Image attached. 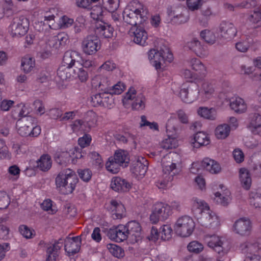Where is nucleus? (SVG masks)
<instances>
[{
	"instance_id": "1",
	"label": "nucleus",
	"mask_w": 261,
	"mask_h": 261,
	"mask_svg": "<svg viewBox=\"0 0 261 261\" xmlns=\"http://www.w3.org/2000/svg\"><path fill=\"white\" fill-rule=\"evenodd\" d=\"M192 211L195 217L202 226L215 228L220 225L218 216L212 212L203 200L196 198L194 200Z\"/></svg>"
},
{
	"instance_id": "2",
	"label": "nucleus",
	"mask_w": 261,
	"mask_h": 261,
	"mask_svg": "<svg viewBox=\"0 0 261 261\" xmlns=\"http://www.w3.org/2000/svg\"><path fill=\"white\" fill-rule=\"evenodd\" d=\"M180 160V155L175 152H169L164 156L162 160L163 178L156 182L159 189H166L169 182L173 180V176L178 173L179 170L176 165Z\"/></svg>"
},
{
	"instance_id": "3",
	"label": "nucleus",
	"mask_w": 261,
	"mask_h": 261,
	"mask_svg": "<svg viewBox=\"0 0 261 261\" xmlns=\"http://www.w3.org/2000/svg\"><path fill=\"white\" fill-rule=\"evenodd\" d=\"M148 14L146 6L137 1H134L125 7L122 16L125 22L136 27L146 21Z\"/></svg>"
},
{
	"instance_id": "4",
	"label": "nucleus",
	"mask_w": 261,
	"mask_h": 261,
	"mask_svg": "<svg viewBox=\"0 0 261 261\" xmlns=\"http://www.w3.org/2000/svg\"><path fill=\"white\" fill-rule=\"evenodd\" d=\"M79 178L75 172L69 168L61 171L55 178L57 189L62 194L72 193L75 190Z\"/></svg>"
},
{
	"instance_id": "5",
	"label": "nucleus",
	"mask_w": 261,
	"mask_h": 261,
	"mask_svg": "<svg viewBox=\"0 0 261 261\" xmlns=\"http://www.w3.org/2000/svg\"><path fill=\"white\" fill-rule=\"evenodd\" d=\"M122 103L125 108L130 106L134 111H141L145 109L146 98L143 94L137 91L134 87H130L122 98Z\"/></svg>"
},
{
	"instance_id": "6",
	"label": "nucleus",
	"mask_w": 261,
	"mask_h": 261,
	"mask_svg": "<svg viewBox=\"0 0 261 261\" xmlns=\"http://www.w3.org/2000/svg\"><path fill=\"white\" fill-rule=\"evenodd\" d=\"M32 117L20 118L16 124L18 134L22 137H37L41 132V127L34 123Z\"/></svg>"
},
{
	"instance_id": "7",
	"label": "nucleus",
	"mask_w": 261,
	"mask_h": 261,
	"mask_svg": "<svg viewBox=\"0 0 261 261\" xmlns=\"http://www.w3.org/2000/svg\"><path fill=\"white\" fill-rule=\"evenodd\" d=\"M148 59L151 64L156 70L161 69V66L166 62L171 63L173 56L168 48L164 46L158 49H151L148 52Z\"/></svg>"
},
{
	"instance_id": "8",
	"label": "nucleus",
	"mask_w": 261,
	"mask_h": 261,
	"mask_svg": "<svg viewBox=\"0 0 261 261\" xmlns=\"http://www.w3.org/2000/svg\"><path fill=\"white\" fill-rule=\"evenodd\" d=\"M195 227V224L193 219L188 216L179 217L176 221L174 229L177 236L182 238L190 237Z\"/></svg>"
},
{
	"instance_id": "9",
	"label": "nucleus",
	"mask_w": 261,
	"mask_h": 261,
	"mask_svg": "<svg viewBox=\"0 0 261 261\" xmlns=\"http://www.w3.org/2000/svg\"><path fill=\"white\" fill-rule=\"evenodd\" d=\"M172 214L171 206L164 202H158L153 205L150 220L153 224L166 220Z\"/></svg>"
},
{
	"instance_id": "10",
	"label": "nucleus",
	"mask_w": 261,
	"mask_h": 261,
	"mask_svg": "<svg viewBox=\"0 0 261 261\" xmlns=\"http://www.w3.org/2000/svg\"><path fill=\"white\" fill-rule=\"evenodd\" d=\"M29 28V19L24 16L15 17L9 27V32L13 37L24 36Z\"/></svg>"
},
{
	"instance_id": "11",
	"label": "nucleus",
	"mask_w": 261,
	"mask_h": 261,
	"mask_svg": "<svg viewBox=\"0 0 261 261\" xmlns=\"http://www.w3.org/2000/svg\"><path fill=\"white\" fill-rule=\"evenodd\" d=\"M242 252L245 255L244 261H261L260 256L255 254L261 249V245L258 241H247L241 246Z\"/></svg>"
},
{
	"instance_id": "12",
	"label": "nucleus",
	"mask_w": 261,
	"mask_h": 261,
	"mask_svg": "<svg viewBox=\"0 0 261 261\" xmlns=\"http://www.w3.org/2000/svg\"><path fill=\"white\" fill-rule=\"evenodd\" d=\"M198 93L197 84H185L180 91L179 95L183 102L190 103L197 99Z\"/></svg>"
},
{
	"instance_id": "13",
	"label": "nucleus",
	"mask_w": 261,
	"mask_h": 261,
	"mask_svg": "<svg viewBox=\"0 0 261 261\" xmlns=\"http://www.w3.org/2000/svg\"><path fill=\"white\" fill-rule=\"evenodd\" d=\"M100 47L101 42L97 36H88L83 40L82 43L83 52L88 55L95 54Z\"/></svg>"
},
{
	"instance_id": "14",
	"label": "nucleus",
	"mask_w": 261,
	"mask_h": 261,
	"mask_svg": "<svg viewBox=\"0 0 261 261\" xmlns=\"http://www.w3.org/2000/svg\"><path fill=\"white\" fill-rule=\"evenodd\" d=\"M173 120L169 119L166 123V132L167 138H165L162 142L161 146L165 149L175 148L178 146L177 140L176 138V127L171 126Z\"/></svg>"
},
{
	"instance_id": "15",
	"label": "nucleus",
	"mask_w": 261,
	"mask_h": 261,
	"mask_svg": "<svg viewBox=\"0 0 261 261\" xmlns=\"http://www.w3.org/2000/svg\"><path fill=\"white\" fill-rule=\"evenodd\" d=\"M148 166L147 160L143 156H138L130 167V171L138 179H142L145 175Z\"/></svg>"
},
{
	"instance_id": "16",
	"label": "nucleus",
	"mask_w": 261,
	"mask_h": 261,
	"mask_svg": "<svg viewBox=\"0 0 261 261\" xmlns=\"http://www.w3.org/2000/svg\"><path fill=\"white\" fill-rule=\"evenodd\" d=\"M82 149L78 147H75L73 149L70 150L69 152H62V153H57L55 158L57 162L60 164H62L63 162L69 161L68 159L71 158L72 164H75L77 162V160L83 157Z\"/></svg>"
},
{
	"instance_id": "17",
	"label": "nucleus",
	"mask_w": 261,
	"mask_h": 261,
	"mask_svg": "<svg viewBox=\"0 0 261 261\" xmlns=\"http://www.w3.org/2000/svg\"><path fill=\"white\" fill-rule=\"evenodd\" d=\"M128 230L129 240L131 244L138 243L142 239L141 227L136 221L128 222L125 225Z\"/></svg>"
},
{
	"instance_id": "18",
	"label": "nucleus",
	"mask_w": 261,
	"mask_h": 261,
	"mask_svg": "<svg viewBox=\"0 0 261 261\" xmlns=\"http://www.w3.org/2000/svg\"><path fill=\"white\" fill-rule=\"evenodd\" d=\"M109 238L118 243H120L126 240L129 238L128 230L124 225L119 224L114 226L111 228L108 232Z\"/></svg>"
},
{
	"instance_id": "19",
	"label": "nucleus",
	"mask_w": 261,
	"mask_h": 261,
	"mask_svg": "<svg viewBox=\"0 0 261 261\" xmlns=\"http://www.w3.org/2000/svg\"><path fill=\"white\" fill-rule=\"evenodd\" d=\"M82 244L81 236L66 237L64 240V249L69 256L74 255L80 250Z\"/></svg>"
},
{
	"instance_id": "20",
	"label": "nucleus",
	"mask_w": 261,
	"mask_h": 261,
	"mask_svg": "<svg viewBox=\"0 0 261 261\" xmlns=\"http://www.w3.org/2000/svg\"><path fill=\"white\" fill-rule=\"evenodd\" d=\"M233 231L241 236H248L251 231L252 224L250 220L246 218L237 220L233 226Z\"/></svg>"
},
{
	"instance_id": "21",
	"label": "nucleus",
	"mask_w": 261,
	"mask_h": 261,
	"mask_svg": "<svg viewBox=\"0 0 261 261\" xmlns=\"http://www.w3.org/2000/svg\"><path fill=\"white\" fill-rule=\"evenodd\" d=\"M237 31L233 24L226 21L222 22L219 27V39L231 40L237 35Z\"/></svg>"
},
{
	"instance_id": "22",
	"label": "nucleus",
	"mask_w": 261,
	"mask_h": 261,
	"mask_svg": "<svg viewBox=\"0 0 261 261\" xmlns=\"http://www.w3.org/2000/svg\"><path fill=\"white\" fill-rule=\"evenodd\" d=\"M97 20V22L95 24V33L98 37L103 38H110L113 36L114 33V28L111 25L107 23Z\"/></svg>"
},
{
	"instance_id": "23",
	"label": "nucleus",
	"mask_w": 261,
	"mask_h": 261,
	"mask_svg": "<svg viewBox=\"0 0 261 261\" xmlns=\"http://www.w3.org/2000/svg\"><path fill=\"white\" fill-rule=\"evenodd\" d=\"M81 55L79 52L75 50H67L64 53L62 65L71 68L76 64H81Z\"/></svg>"
},
{
	"instance_id": "24",
	"label": "nucleus",
	"mask_w": 261,
	"mask_h": 261,
	"mask_svg": "<svg viewBox=\"0 0 261 261\" xmlns=\"http://www.w3.org/2000/svg\"><path fill=\"white\" fill-rule=\"evenodd\" d=\"M204 240L210 248H212L218 254H223L224 253L223 246V242L220 237L215 234H207L205 236Z\"/></svg>"
},
{
	"instance_id": "25",
	"label": "nucleus",
	"mask_w": 261,
	"mask_h": 261,
	"mask_svg": "<svg viewBox=\"0 0 261 261\" xmlns=\"http://www.w3.org/2000/svg\"><path fill=\"white\" fill-rule=\"evenodd\" d=\"M107 208L111 212L114 219H121L125 216V208L120 201L112 200Z\"/></svg>"
},
{
	"instance_id": "26",
	"label": "nucleus",
	"mask_w": 261,
	"mask_h": 261,
	"mask_svg": "<svg viewBox=\"0 0 261 261\" xmlns=\"http://www.w3.org/2000/svg\"><path fill=\"white\" fill-rule=\"evenodd\" d=\"M55 17L54 14L45 15L43 20L35 23L34 27L35 29L39 32H42L46 34L54 29L53 24L55 21Z\"/></svg>"
},
{
	"instance_id": "27",
	"label": "nucleus",
	"mask_w": 261,
	"mask_h": 261,
	"mask_svg": "<svg viewBox=\"0 0 261 261\" xmlns=\"http://www.w3.org/2000/svg\"><path fill=\"white\" fill-rule=\"evenodd\" d=\"M130 33L133 34L131 36L133 37V41L136 44L143 46L147 44L146 42L148 38L147 33L142 27H135L131 29Z\"/></svg>"
},
{
	"instance_id": "28",
	"label": "nucleus",
	"mask_w": 261,
	"mask_h": 261,
	"mask_svg": "<svg viewBox=\"0 0 261 261\" xmlns=\"http://www.w3.org/2000/svg\"><path fill=\"white\" fill-rule=\"evenodd\" d=\"M111 187L115 191L124 192L131 188V184L125 179L116 176L112 179Z\"/></svg>"
},
{
	"instance_id": "29",
	"label": "nucleus",
	"mask_w": 261,
	"mask_h": 261,
	"mask_svg": "<svg viewBox=\"0 0 261 261\" xmlns=\"http://www.w3.org/2000/svg\"><path fill=\"white\" fill-rule=\"evenodd\" d=\"M188 47L200 58H204L208 55V51L206 46L201 44V43L197 39H193L190 42L187 43Z\"/></svg>"
},
{
	"instance_id": "30",
	"label": "nucleus",
	"mask_w": 261,
	"mask_h": 261,
	"mask_svg": "<svg viewBox=\"0 0 261 261\" xmlns=\"http://www.w3.org/2000/svg\"><path fill=\"white\" fill-rule=\"evenodd\" d=\"M213 82H204L201 89H198V96L201 97V100L205 101L212 97L215 95V86Z\"/></svg>"
},
{
	"instance_id": "31",
	"label": "nucleus",
	"mask_w": 261,
	"mask_h": 261,
	"mask_svg": "<svg viewBox=\"0 0 261 261\" xmlns=\"http://www.w3.org/2000/svg\"><path fill=\"white\" fill-rule=\"evenodd\" d=\"M91 85L93 89L105 91L109 85V81L107 77L102 75H97L92 78Z\"/></svg>"
},
{
	"instance_id": "32",
	"label": "nucleus",
	"mask_w": 261,
	"mask_h": 261,
	"mask_svg": "<svg viewBox=\"0 0 261 261\" xmlns=\"http://www.w3.org/2000/svg\"><path fill=\"white\" fill-rule=\"evenodd\" d=\"M63 243H64V240L60 239L53 245L47 248V257L46 261H54L55 259H56L58 256V251L63 246Z\"/></svg>"
},
{
	"instance_id": "33",
	"label": "nucleus",
	"mask_w": 261,
	"mask_h": 261,
	"mask_svg": "<svg viewBox=\"0 0 261 261\" xmlns=\"http://www.w3.org/2000/svg\"><path fill=\"white\" fill-rule=\"evenodd\" d=\"M201 166L206 171L212 174H217L221 170L219 164L214 160L208 158H204L201 162Z\"/></svg>"
},
{
	"instance_id": "34",
	"label": "nucleus",
	"mask_w": 261,
	"mask_h": 261,
	"mask_svg": "<svg viewBox=\"0 0 261 261\" xmlns=\"http://www.w3.org/2000/svg\"><path fill=\"white\" fill-rule=\"evenodd\" d=\"M168 16L173 23H185L188 20V16L185 15L184 13L180 11L179 9L175 10H168Z\"/></svg>"
},
{
	"instance_id": "35",
	"label": "nucleus",
	"mask_w": 261,
	"mask_h": 261,
	"mask_svg": "<svg viewBox=\"0 0 261 261\" xmlns=\"http://www.w3.org/2000/svg\"><path fill=\"white\" fill-rule=\"evenodd\" d=\"M210 143V139L207 134L203 132H199L195 134L193 142L194 147L198 148L202 146H206Z\"/></svg>"
},
{
	"instance_id": "36",
	"label": "nucleus",
	"mask_w": 261,
	"mask_h": 261,
	"mask_svg": "<svg viewBox=\"0 0 261 261\" xmlns=\"http://www.w3.org/2000/svg\"><path fill=\"white\" fill-rule=\"evenodd\" d=\"M229 105L231 109L238 114L243 113L247 110V105L244 99L239 97L232 99Z\"/></svg>"
},
{
	"instance_id": "37",
	"label": "nucleus",
	"mask_w": 261,
	"mask_h": 261,
	"mask_svg": "<svg viewBox=\"0 0 261 261\" xmlns=\"http://www.w3.org/2000/svg\"><path fill=\"white\" fill-rule=\"evenodd\" d=\"M190 63L192 69L194 70L199 76L203 79L207 73L206 68L204 65L197 58H192Z\"/></svg>"
},
{
	"instance_id": "38",
	"label": "nucleus",
	"mask_w": 261,
	"mask_h": 261,
	"mask_svg": "<svg viewBox=\"0 0 261 261\" xmlns=\"http://www.w3.org/2000/svg\"><path fill=\"white\" fill-rule=\"evenodd\" d=\"M240 180L243 188L249 190L251 187L252 179L250 173L246 168H242L240 169Z\"/></svg>"
},
{
	"instance_id": "39",
	"label": "nucleus",
	"mask_w": 261,
	"mask_h": 261,
	"mask_svg": "<svg viewBox=\"0 0 261 261\" xmlns=\"http://www.w3.org/2000/svg\"><path fill=\"white\" fill-rule=\"evenodd\" d=\"M100 0H89L91 7V17L94 20H100L102 18L103 12L102 8L98 6L97 3Z\"/></svg>"
},
{
	"instance_id": "40",
	"label": "nucleus",
	"mask_w": 261,
	"mask_h": 261,
	"mask_svg": "<svg viewBox=\"0 0 261 261\" xmlns=\"http://www.w3.org/2000/svg\"><path fill=\"white\" fill-rule=\"evenodd\" d=\"M82 120L84 122L87 129H89L96 125L97 121V116L93 111L90 110L85 113Z\"/></svg>"
},
{
	"instance_id": "41",
	"label": "nucleus",
	"mask_w": 261,
	"mask_h": 261,
	"mask_svg": "<svg viewBox=\"0 0 261 261\" xmlns=\"http://www.w3.org/2000/svg\"><path fill=\"white\" fill-rule=\"evenodd\" d=\"M261 127V115L258 113L250 114L249 116L248 127L253 133Z\"/></svg>"
},
{
	"instance_id": "42",
	"label": "nucleus",
	"mask_w": 261,
	"mask_h": 261,
	"mask_svg": "<svg viewBox=\"0 0 261 261\" xmlns=\"http://www.w3.org/2000/svg\"><path fill=\"white\" fill-rule=\"evenodd\" d=\"M217 36H216L214 31L208 30H204L200 32V37L206 42L209 44H213L217 41H218V44H221V43L218 41L219 39V36L218 33H217Z\"/></svg>"
},
{
	"instance_id": "43",
	"label": "nucleus",
	"mask_w": 261,
	"mask_h": 261,
	"mask_svg": "<svg viewBox=\"0 0 261 261\" xmlns=\"http://www.w3.org/2000/svg\"><path fill=\"white\" fill-rule=\"evenodd\" d=\"M230 191L227 189H225L222 194L219 192L215 193V200L218 204L223 206H226L230 201Z\"/></svg>"
},
{
	"instance_id": "44",
	"label": "nucleus",
	"mask_w": 261,
	"mask_h": 261,
	"mask_svg": "<svg viewBox=\"0 0 261 261\" xmlns=\"http://www.w3.org/2000/svg\"><path fill=\"white\" fill-rule=\"evenodd\" d=\"M197 113L201 117L209 119L215 120L217 117V110L215 108H211L208 109L207 107H200L197 111Z\"/></svg>"
},
{
	"instance_id": "45",
	"label": "nucleus",
	"mask_w": 261,
	"mask_h": 261,
	"mask_svg": "<svg viewBox=\"0 0 261 261\" xmlns=\"http://www.w3.org/2000/svg\"><path fill=\"white\" fill-rule=\"evenodd\" d=\"M51 160L48 154H43L37 162V167L42 171H48L51 167Z\"/></svg>"
},
{
	"instance_id": "46",
	"label": "nucleus",
	"mask_w": 261,
	"mask_h": 261,
	"mask_svg": "<svg viewBox=\"0 0 261 261\" xmlns=\"http://www.w3.org/2000/svg\"><path fill=\"white\" fill-rule=\"evenodd\" d=\"M113 157L122 166H128L129 162V157L127 151L123 150H118L115 152Z\"/></svg>"
},
{
	"instance_id": "47",
	"label": "nucleus",
	"mask_w": 261,
	"mask_h": 261,
	"mask_svg": "<svg viewBox=\"0 0 261 261\" xmlns=\"http://www.w3.org/2000/svg\"><path fill=\"white\" fill-rule=\"evenodd\" d=\"M224 6L225 8L233 11L235 7L246 9L254 8L257 6V2L256 0H246L240 4L235 5V6L227 3L225 4Z\"/></svg>"
},
{
	"instance_id": "48",
	"label": "nucleus",
	"mask_w": 261,
	"mask_h": 261,
	"mask_svg": "<svg viewBox=\"0 0 261 261\" xmlns=\"http://www.w3.org/2000/svg\"><path fill=\"white\" fill-rule=\"evenodd\" d=\"M69 40L68 35L64 32H60L54 37V41L55 42L54 44L56 48H62L64 46Z\"/></svg>"
},
{
	"instance_id": "49",
	"label": "nucleus",
	"mask_w": 261,
	"mask_h": 261,
	"mask_svg": "<svg viewBox=\"0 0 261 261\" xmlns=\"http://www.w3.org/2000/svg\"><path fill=\"white\" fill-rule=\"evenodd\" d=\"M119 6V0H102L101 7L109 12H114L117 10Z\"/></svg>"
},
{
	"instance_id": "50",
	"label": "nucleus",
	"mask_w": 261,
	"mask_h": 261,
	"mask_svg": "<svg viewBox=\"0 0 261 261\" xmlns=\"http://www.w3.org/2000/svg\"><path fill=\"white\" fill-rule=\"evenodd\" d=\"M121 166L122 165L117 161L115 160L113 156L110 157L106 164L107 170L113 174H116L119 172Z\"/></svg>"
},
{
	"instance_id": "51",
	"label": "nucleus",
	"mask_w": 261,
	"mask_h": 261,
	"mask_svg": "<svg viewBox=\"0 0 261 261\" xmlns=\"http://www.w3.org/2000/svg\"><path fill=\"white\" fill-rule=\"evenodd\" d=\"M254 43L255 42L252 38H248L245 40L237 42L236 48L239 51L245 53L249 48L252 47Z\"/></svg>"
},
{
	"instance_id": "52",
	"label": "nucleus",
	"mask_w": 261,
	"mask_h": 261,
	"mask_svg": "<svg viewBox=\"0 0 261 261\" xmlns=\"http://www.w3.org/2000/svg\"><path fill=\"white\" fill-rule=\"evenodd\" d=\"M35 65V59L29 56H25L22 59L21 67L25 73L30 72Z\"/></svg>"
},
{
	"instance_id": "53",
	"label": "nucleus",
	"mask_w": 261,
	"mask_h": 261,
	"mask_svg": "<svg viewBox=\"0 0 261 261\" xmlns=\"http://www.w3.org/2000/svg\"><path fill=\"white\" fill-rule=\"evenodd\" d=\"M230 130V128L228 125H220L215 129V135L218 139H224L229 135Z\"/></svg>"
},
{
	"instance_id": "54",
	"label": "nucleus",
	"mask_w": 261,
	"mask_h": 261,
	"mask_svg": "<svg viewBox=\"0 0 261 261\" xmlns=\"http://www.w3.org/2000/svg\"><path fill=\"white\" fill-rule=\"evenodd\" d=\"M126 85L122 82H118L112 86H108L107 91L110 94L119 95L121 94L125 89Z\"/></svg>"
},
{
	"instance_id": "55",
	"label": "nucleus",
	"mask_w": 261,
	"mask_h": 261,
	"mask_svg": "<svg viewBox=\"0 0 261 261\" xmlns=\"http://www.w3.org/2000/svg\"><path fill=\"white\" fill-rule=\"evenodd\" d=\"M12 149L16 154H25L29 150L27 141L22 140L20 142L14 143Z\"/></svg>"
},
{
	"instance_id": "56",
	"label": "nucleus",
	"mask_w": 261,
	"mask_h": 261,
	"mask_svg": "<svg viewBox=\"0 0 261 261\" xmlns=\"http://www.w3.org/2000/svg\"><path fill=\"white\" fill-rule=\"evenodd\" d=\"M247 20L251 23L261 25V9L257 8L251 12L248 15Z\"/></svg>"
},
{
	"instance_id": "57",
	"label": "nucleus",
	"mask_w": 261,
	"mask_h": 261,
	"mask_svg": "<svg viewBox=\"0 0 261 261\" xmlns=\"http://www.w3.org/2000/svg\"><path fill=\"white\" fill-rule=\"evenodd\" d=\"M182 74L185 79H187L188 83L187 84H190L191 83H196L202 80L203 78L201 76H199L198 74L196 73L192 72L189 69H186L184 71Z\"/></svg>"
},
{
	"instance_id": "58",
	"label": "nucleus",
	"mask_w": 261,
	"mask_h": 261,
	"mask_svg": "<svg viewBox=\"0 0 261 261\" xmlns=\"http://www.w3.org/2000/svg\"><path fill=\"white\" fill-rule=\"evenodd\" d=\"M112 95V94H110L107 91L102 92V96H103V97L101 107L109 109L113 107L114 101Z\"/></svg>"
},
{
	"instance_id": "59",
	"label": "nucleus",
	"mask_w": 261,
	"mask_h": 261,
	"mask_svg": "<svg viewBox=\"0 0 261 261\" xmlns=\"http://www.w3.org/2000/svg\"><path fill=\"white\" fill-rule=\"evenodd\" d=\"M107 248L110 253L117 258H121L124 256V250L120 246L113 244H109Z\"/></svg>"
},
{
	"instance_id": "60",
	"label": "nucleus",
	"mask_w": 261,
	"mask_h": 261,
	"mask_svg": "<svg viewBox=\"0 0 261 261\" xmlns=\"http://www.w3.org/2000/svg\"><path fill=\"white\" fill-rule=\"evenodd\" d=\"M71 68L66 66L65 67L63 65L60 66L57 71L58 77L62 81L70 79L71 76V74L69 70Z\"/></svg>"
},
{
	"instance_id": "61",
	"label": "nucleus",
	"mask_w": 261,
	"mask_h": 261,
	"mask_svg": "<svg viewBox=\"0 0 261 261\" xmlns=\"http://www.w3.org/2000/svg\"><path fill=\"white\" fill-rule=\"evenodd\" d=\"M173 230L170 225H164L160 228V234L162 240L166 241L171 238Z\"/></svg>"
},
{
	"instance_id": "62",
	"label": "nucleus",
	"mask_w": 261,
	"mask_h": 261,
	"mask_svg": "<svg viewBox=\"0 0 261 261\" xmlns=\"http://www.w3.org/2000/svg\"><path fill=\"white\" fill-rule=\"evenodd\" d=\"M250 203L256 208L261 207V194L252 191L249 194Z\"/></svg>"
},
{
	"instance_id": "63",
	"label": "nucleus",
	"mask_w": 261,
	"mask_h": 261,
	"mask_svg": "<svg viewBox=\"0 0 261 261\" xmlns=\"http://www.w3.org/2000/svg\"><path fill=\"white\" fill-rule=\"evenodd\" d=\"M187 249L190 252L199 253L203 250V245L197 241H193L188 245Z\"/></svg>"
},
{
	"instance_id": "64",
	"label": "nucleus",
	"mask_w": 261,
	"mask_h": 261,
	"mask_svg": "<svg viewBox=\"0 0 261 261\" xmlns=\"http://www.w3.org/2000/svg\"><path fill=\"white\" fill-rule=\"evenodd\" d=\"M53 201L49 199H45L41 204V208L50 214H54L57 212V208L53 205Z\"/></svg>"
}]
</instances>
